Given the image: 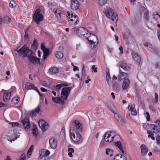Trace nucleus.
<instances>
[{
	"label": "nucleus",
	"instance_id": "obj_12",
	"mask_svg": "<svg viewBox=\"0 0 160 160\" xmlns=\"http://www.w3.org/2000/svg\"><path fill=\"white\" fill-rule=\"evenodd\" d=\"M40 110V109L39 107V105L38 107L35 108V109L33 110H32L31 111H28L27 112V115H28L32 116H35L37 113H38L39 111Z\"/></svg>",
	"mask_w": 160,
	"mask_h": 160
},
{
	"label": "nucleus",
	"instance_id": "obj_50",
	"mask_svg": "<svg viewBox=\"0 0 160 160\" xmlns=\"http://www.w3.org/2000/svg\"><path fill=\"white\" fill-rule=\"evenodd\" d=\"M131 114L133 115H136L137 114V111L135 108L131 111Z\"/></svg>",
	"mask_w": 160,
	"mask_h": 160
},
{
	"label": "nucleus",
	"instance_id": "obj_60",
	"mask_svg": "<svg viewBox=\"0 0 160 160\" xmlns=\"http://www.w3.org/2000/svg\"><path fill=\"white\" fill-rule=\"evenodd\" d=\"M37 45H35L32 44L31 46V48L32 49H35V50H36L37 48Z\"/></svg>",
	"mask_w": 160,
	"mask_h": 160
},
{
	"label": "nucleus",
	"instance_id": "obj_52",
	"mask_svg": "<svg viewBox=\"0 0 160 160\" xmlns=\"http://www.w3.org/2000/svg\"><path fill=\"white\" fill-rule=\"evenodd\" d=\"M55 13L56 14H58L59 15V17L57 16V17H59L60 18L61 17V15H60V11H59V10H58L57 9L55 11Z\"/></svg>",
	"mask_w": 160,
	"mask_h": 160
},
{
	"label": "nucleus",
	"instance_id": "obj_34",
	"mask_svg": "<svg viewBox=\"0 0 160 160\" xmlns=\"http://www.w3.org/2000/svg\"><path fill=\"white\" fill-rule=\"evenodd\" d=\"M113 150H111L109 148H107L106 150V153L107 155L110 154V157H112L113 156Z\"/></svg>",
	"mask_w": 160,
	"mask_h": 160
},
{
	"label": "nucleus",
	"instance_id": "obj_15",
	"mask_svg": "<svg viewBox=\"0 0 160 160\" xmlns=\"http://www.w3.org/2000/svg\"><path fill=\"white\" fill-rule=\"evenodd\" d=\"M130 84V81L128 78L124 79L123 82L122 88L124 90H126L128 88Z\"/></svg>",
	"mask_w": 160,
	"mask_h": 160
},
{
	"label": "nucleus",
	"instance_id": "obj_32",
	"mask_svg": "<svg viewBox=\"0 0 160 160\" xmlns=\"http://www.w3.org/2000/svg\"><path fill=\"white\" fill-rule=\"evenodd\" d=\"M19 100V98L18 97H14L12 98L11 102L12 103L17 104L18 103Z\"/></svg>",
	"mask_w": 160,
	"mask_h": 160
},
{
	"label": "nucleus",
	"instance_id": "obj_48",
	"mask_svg": "<svg viewBox=\"0 0 160 160\" xmlns=\"http://www.w3.org/2000/svg\"><path fill=\"white\" fill-rule=\"evenodd\" d=\"M151 47H149L148 49V50L151 52H153L155 51V50L154 48L152 47V45H150Z\"/></svg>",
	"mask_w": 160,
	"mask_h": 160
},
{
	"label": "nucleus",
	"instance_id": "obj_1",
	"mask_svg": "<svg viewBox=\"0 0 160 160\" xmlns=\"http://www.w3.org/2000/svg\"><path fill=\"white\" fill-rule=\"evenodd\" d=\"M71 87L63 88L62 89L61 93V98L63 100L61 99L59 97L55 98L53 97L52 98V100L54 102L56 103H59L62 105H63L65 103L64 100H67L68 97L70 93V91L72 89Z\"/></svg>",
	"mask_w": 160,
	"mask_h": 160
},
{
	"label": "nucleus",
	"instance_id": "obj_63",
	"mask_svg": "<svg viewBox=\"0 0 160 160\" xmlns=\"http://www.w3.org/2000/svg\"><path fill=\"white\" fill-rule=\"evenodd\" d=\"M155 98L156 101L155 102L156 103H157L158 101V95L157 93H155Z\"/></svg>",
	"mask_w": 160,
	"mask_h": 160
},
{
	"label": "nucleus",
	"instance_id": "obj_37",
	"mask_svg": "<svg viewBox=\"0 0 160 160\" xmlns=\"http://www.w3.org/2000/svg\"><path fill=\"white\" fill-rule=\"evenodd\" d=\"M112 87L115 90H117L119 87V85L117 82H113Z\"/></svg>",
	"mask_w": 160,
	"mask_h": 160
},
{
	"label": "nucleus",
	"instance_id": "obj_55",
	"mask_svg": "<svg viewBox=\"0 0 160 160\" xmlns=\"http://www.w3.org/2000/svg\"><path fill=\"white\" fill-rule=\"evenodd\" d=\"M63 87V86L62 84H57L56 85V89H59Z\"/></svg>",
	"mask_w": 160,
	"mask_h": 160
},
{
	"label": "nucleus",
	"instance_id": "obj_29",
	"mask_svg": "<svg viewBox=\"0 0 160 160\" xmlns=\"http://www.w3.org/2000/svg\"><path fill=\"white\" fill-rule=\"evenodd\" d=\"M34 148V146L33 145H32L28 149V151L27 152V157L28 158H30V157L28 156L29 155H32V152L33 151V149Z\"/></svg>",
	"mask_w": 160,
	"mask_h": 160
},
{
	"label": "nucleus",
	"instance_id": "obj_27",
	"mask_svg": "<svg viewBox=\"0 0 160 160\" xmlns=\"http://www.w3.org/2000/svg\"><path fill=\"white\" fill-rule=\"evenodd\" d=\"M137 97L138 98V101L139 105L141 106H144V104L143 102L141 99V96L138 93H137Z\"/></svg>",
	"mask_w": 160,
	"mask_h": 160
},
{
	"label": "nucleus",
	"instance_id": "obj_42",
	"mask_svg": "<svg viewBox=\"0 0 160 160\" xmlns=\"http://www.w3.org/2000/svg\"><path fill=\"white\" fill-rule=\"evenodd\" d=\"M149 13L148 11H145V12L144 13V17L146 20L148 21L149 19V18L148 16Z\"/></svg>",
	"mask_w": 160,
	"mask_h": 160
},
{
	"label": "nucleus",
	"instance_id": "obj_49",
	"mask_svg": "<svg viewBox=\"0 0 160 160\" xmlns=\"http://www.w3.org/2000/svg\"><path fill=\"white\" fill-rule=\"evenodd\" d=\"M10 124H12V127H16L18 126L19 125V124L18 122H12V123H10Z\"/></svg>",
	"mask_w": 160,
	"mask_h": 160
},
{
	"label": "nucleus",
	"instance_id": "obj_14",
	"mask_svg": "<svg viewBox=\"0 0 160 160\" xmlns=\"http://www.w3.org/2000/svg\"><path fill=\"white\" fill-rule=\"evenodd\" d=\"M140 147L141 148V153L142 155L145 156L148 153V148L144 144L141 145Z\"/></svg>",
	"mask_w": 160,
	"mask_h": 160
},
{
	"label": "nucleus",
	"instance_id": "obj_22",
	"mask_svg": "<svg viewBox=\"0 0 160 160\" xmlns=\"http://www.w3.org/2000/svg\"><path fill=\"white\" fill-rule=\"evenodd\" d=\"M131 65L126 63H123L120 64V67L124 70H128L130 69Z\"/></svg>",
	"mask_w": 160,
	"mask_h": 160
},
{
	"label": "nucleus",
	"instance_id": "obj_31",
	"mask_svg": "<svg viewBox=\"0 0 160 160\" xmlns=\"http://www.w3.org/2000/svg\"><path fill=\"white\" fill-rule=\"evenodd\" d=\"M33 86L34 85L30 82H27L26 84V88L28 90L32 89Z\"/></svg>",
	"mask_w": 160,
	"mask_h": 160
},
{
	"label": "nucleus",
	"instance_id": "obj_4",
	"mask_svg": "<svg viewBox=\"0 0 160 160\" xmlns=\"http://www.w3.org/2000/svg\"><path fill=\"white\" fill-rule=\"evenodd\" d=\"M32 53L29 54L27 56L28 60L31 64L36 65V64H40V59L39 58L32 56Z\"/></svg>",
	"mask_w": 160,
	"mask_h": 160
},
{
	"label": "nucleus",
	"instance_id": "obj_47",
	"mask_svg": "<svg viewBox=\"0 0 160 160\" xmlns=\"http://www.w3.org/2000/svg\"><path fill=\"white\" fill-rule=\"evenodd\" d=\"M135 105L134 104L131 105H129L128 107V109L130 111H131L135 108Z\"/></svg>",
	"mask_w": 160,
	"mask_h": 160
},
{
	"label": "nucleus",
	"instance_id": "obj_58",
	"mask_svg": "<svg viewBox=\"0 0 160 160\" xmlns=\"http://www.w3.org/2000/svg\"><path fill=\"white\" fill-rule=\"evenodd\" d=\"M148 126H150V125L148 123H145L143 124V127L144 128L147 129Z\"/></svg>",
	"mask_w": 160,
	"mask_h": 160
},
{
	"label": "nucleus",
	"instance_id": "obj_56",
	"mask_svg": "<svg viewBox=\"0 0 160 160\" xmlns=\"http://www.w3.org/2000/svg\"><path fill=\"white\" fill-rule=\"evenodd\" d=\"M50 153V152L48 150H46L45 151V153L44 154H45V156H48Z\"/></svg>",
	"mask_w": 160,
	"mask_h": 160
},
{
	"label": "nucleus",
	"instance_id": "obj_57",
	"mask_svg": "<svg viewBox=\"0 0 160 160\" xmlns=\"http://www.w3.org/2000/svg\"><path fill=\"white\" fill-rule=\"evenodd\" d=\"M92 69L95 72H98L97 68H95V65H93L92 66Z\"/></svg>",
	"mask_w": 160,
	"mask_h": 160
},
{
	"label": "nucleus",
	"instance_id": "obj_13",
	"mask_svg": "<svg viewBox=\"0 0 160 160\" xmlns=\"http://www.w3.org/2000/svg\"><path fill=\"white\" fill-rule=\"evenodd\" d=\"M41 122V125H42L41 129L43 132H44L48 129L49 126L48 124L45 121V120L42 119L40 120V122Z\"/></svg>",
	"mask_w": 160,
	"mask_h": 160
},
{
	"label": "nucleus",
	"instance_id": "obj_28",
	"mask_svg": "<svg viewBox=\"0 0 160 160\" xmlns=\"http://www.w3.org/2000/svg\"><path fill=\"white\" fill-rule=\"evenodd\" d=\"M84 66H83L82 70V75L81 78H80V80L81 81L82 80V79H84L86 76V73L85 69H84Z\"/></svg>",
	"mask_w": 160,
	"mask_h": 160
},
{
	"label": "nucleus",
	"instance_id": "obj_25",
	"mask_svg": "<svg viewBox=\"0 0 160 160\" xmlns=\"http://www.w3.org/2000/svg\"><path fill=\"white\" fill-rule=\"evenodd\" d=\"M112 132L111 131H108L105 133L104 135V139L106 142L107 140L109 139L108 138L111 137V133Z\"/></svg>",
	"mask_w": 160,
	"mask_h": 160
},
{
	"label": "nucleus",
	"instance_id": "obj_26",
	"mask_svg": "<svg viewBox=\"0 0 160 160\" xmlns=\"http://www.w3.org/2000/svg\"><path fill=\"white\" fill-rule=\"evenodd\" d=\"M55 54L56 57L58 58H62L63 56V54L60 51H57L55 52Z\"/></svg>",
	"mask_w": 160,
	"mask_h": 160
},
{
	"label": "nucleus",
	"instance_id": "obj_23",
	"mask_svg": "<svg viewBox=\"0 0 160 160\" xmlns=\"http://www.w3.org/2000/svg\"><path fill=\"white\" fill-rule=\"evenodd\" d=\"M43 60H45L49 55L50 51L49 49L46 48L45 50H43Z\"/></svg>",
	"mask_w": 160,
	"mask_h": 160
},
{
	"label": "nucleus",
	"instance_id": "obj_44",
	"mask_svg": "<svg viewBox=\"0 0 160 160\" xmlns=\"http://www.w3.org/2000/svg\"><path fill=\"white\" fill-rule=\"evenodd\" d=\"M25 153H23L21 155L19 160H25Z\"/></svg>",
	"mask_w": 160,
	"mask_h": 160
},
{
	"label": "nucleus",
	"instance_id": "obj_9",
	"mask_svg": "<svg viewBox=\"0 0 160 160\" xmlns=\"http://www.w3.org/2000/svg\"><path fill=\"white\" fill-rule=\"evenodd\" d=\"M80 6L79 3L77 0H72L71 2V8L74 10H77Z\"/></svg>",
	"mask_w": 160,
	"mask_h": 160
},
{
	"label": "nucleus",
	"instance_id": "obj_54",
	"mask_svg": "<svg viewBox=\"0 0 160 160\" xmlns=\"http://www.w3.org/2000/svg\"><path fill=\"white\" fill-rule=\"evenodd\" d=\"M106 79H110V74L109 71H108L106 72Z\"/></svg>",
	"mask_w": 160,
	"mask_h": 160
},
{
	"label": "nucleus",
	"instance_id": "obj_3",
	"mask_svg": "<svg viewBox=\"0 0 160 160\" xmlns=\"http://www.w3.org/2000/svg\"><path fill=\"white\" fill-rule=\"evenodd\" d=\"M107 17L110 19H111L112 21L118 20V15L115 13L113 10L111 8H109L106 11L105 13Z\"/></svg>",
	"mask_w": 160,
	"mask_h": 160
},
{
	"label": "nucleus",
	"instance_id": "obj_10",
	"mask_svg": "<svg viewBox=\"0 0 160 160\" xmlns=\"http://www.w3.org/2000/svg\"><path fill=\"white\" fill-rule=\"evenodd\" d=\"M33 20L38 24L40 22L43 21V16L42 14L33 15Z\"/></svg>",
	"mask_w": 160,
	"mask_h": 160
},
{
	"label": "nucleus",
	"instance_id": "obj_46",
	"mask_svg": "<svg viewBox=\"0 0 160 160\" xmlns=\"http://www.w3.org/2000/svg\"><path fill=\"white\" fill-rule=\"evenodd\" d=\"M99 3L101 5H103L105 4L107 0H99Z\"/></svg>",
	"mask_w": 160,
	"mask_h": 160
},
{
	"label": "nucleus",
	"instance_id": "obj_18",
	"mask_svg": "<svg viewBox=\"0 0 160 160\" xmlns=\"http://www.w3.org/2000/svg\"><path fill=\"white\" fill-rule=\"evenodd\" d=\"M120 74L118 75V81H120L121 80L124 79L127 76V74L126 72H122L121 70L119 69Z\"/></svg>",
	"mask_w": 160,
	"mask_h": 160
},
{
	"label": "nucleus",
	"instance_id": "obj_35",
	"mask_svg": "<svg viewBox=\"0 0 160 160\" xmlns=\"http://www.w3.org/2000/svg\"><path fill=\"white\" fill-rule=\"evenodd\" d=\"M45 153V150L44 149H41L39 151V154L40 155L39 158L41 159L44 156H45L44 153Z\"/></svg>",
	"mask_w": 160,
	"mask_h": 160
},
{
	"label": "nucleus",
	"instance_id": "obj_30",
	"mask_svg": "<svg viewBox=\"0 0 160 160\" xmlns=\"http://www.w3.org/2000/svg\"><path fill=\"white\" fill-rule=\"evenodd\" d=\"M147 133L149 134L148 135V138H151V139L153 140L155 139V137L153 136V132L152 131L150 130H148L147 131Z\"/></svg>",
	"mask_w": 160,
	"mask_h": 160
},
{
	"label": "nucleus",
	"instance_id": "obj_45",
	"mask_svg": "<svg viewBox=\"0 0 160 160\" xmlns=\"http://www.w3.org/2000/svg\"><path fill=\"white\" fill-rule=\"evenodd\" d=\"M40 9H38L36 10L33 15H35V16H36V15H41L42 14H40Z\"/></svg>",
	"mask_w": 160,
	"mask_h": 160
},
{
	"label": "nucleus",
	"instance_id": "obj_20",
	"mask_svg": "<svg viewBox=\"0 0 160 160\" xmlns=\"http://www.w3.org/2000/svg\"><path fill=\"white\" fill-rule=\"evenodd\" d=\"M114 160H127V159L124 155L118 154L115 156Z\"/></svg>",
	"mask_w": 160,
	"mask_h": 160
},
{
	"label": "nucleus",
	"instance_id": "obj_7",
	"mask_svg": "<svg viewBox=\"0 0 160 160\" xmlns=\"http://www.w3.org/2000/svg\"><path fill=\"white\" fill-rule=\"evenodd\" d=\"M28 118V116H25V118L21 120L24 127L25 128L29 129L30 128L31 125Z\"/></svg>",
	"mask_w": 160,
	"mask_h": 160
},
{
	"label": "nucleus",
	"instance_id": "obj_8",
	"mask_svg": "<svg viewBox=\"0 0 160 160\" xmlns=\"http://www.w3.org/2000/svg\"><path fill=\"white\" fill-rule=\"evenodd\" d=\"M75 133L76 135V138L74 140L71 137L72 140L76 144H79L81 143L82 142V136L78 131H75Z\"/></svg>",
	"mask_w": 160,
	"mask_h": 160
},
{
	"label": "nucleus",
	"instance_id": "obj_16",
	"mask_svg": "<svg viewBox=\"0 0 160 160\" xmlns=\"http://www.w3.org/2000/svg\"><path fill=\"white\" fill-rule=\"evenodd\" d=\"M134 61L138 64H140L141 58L138 53H136L133 54L132 55Z\"/></svg>",
	"mask_w": 160,
	"mask_h": 160
},
{
	"label": "nucleus",
	"instance_id": "obj_39",
	"mask_svg": "<svg viewBox=\"0 0 160 160\" xmlns=\"http://www.w3.org/2000/svg\"><path fill=\"white\" fill-rule=\"evenodd\" d=\"M86 34L85 35V36H83V38L85 37V38L88 40L89 42L91 44H93L94 42L93 40H89L88 39V38L89 37V36H88L89 34L88 33H86Z\"/></svg>",
	"mask_w": 160,
	"mask_h": 160
},
{
	"label": "nucleus",
	"instance_id": "obj_33",
	"mask_svg": "<svg viewBox=\"0 0 160 160\" xmlns=\"http://www.w3.org/2000/svg\"><path fill=\"white\" fill-rule=\"evenodd\" d=\"M68 155L70 157H72L73 155L72 153L74 152V149L72 148H69L68 149Z\"/></svg>",
	"mask_w": 160,
	"mask_h": 160
},
{
	"label": "nucleus",
	"instance_id": "obj_17",
	"mask_svg": "<svg viewBox=\"0 0 160 160\" xmlns=\"http://www.w3.org/2000/svg\"><path fill=\"white\" fill-rule=\"evenodd\" d=\"M75 124V127H76L78 131L82 132V127L81 123L78 120H76L74 121Z\"/></svg>",
	"mask_w": 160,
	"mask_h": 160
},
{
	"label": "nucleus",
	"instance_id": "obj_2",
	"mask_svg": "<svg viewBox=\"0 0 160 160\" xmlns=\"http://www.w3.org/2000/svg\"><path fill=\"white\" fill-rule=\"evenodd\" d=\"M15 51H17L19 55L22 58H25L27 56H27L29 54L28 53L29 52H32V51L29 49L27 47V45H25L19 49L18 50V48H17Z\"/></svg>",
	"mask_w": 160,
	"mask_h": 160
},
{
	"label": "nucleus",
	"instance_id": "obj_64",
	"mask_svg": "<svg viewBox=\"0 0 160 160\" xmlns=\"http://www.w3.org/2000/svg\"><path fill=\"white\" fill-rule=\"evenodd\" d=\"M156 15H158L159 18H160V15H159V13L157 12H154L153 14V16L154 18H155V16Z\"/></svg>",
	"mask_w": 160,
	"mask_h": 160
},
{
	"label": "nucleus",
	"instance_id": "obj_11",
	"mask_svg": "<svg viewBox=\"0 0 160 160\" xmlns=\"http://www.w3.org/2000/svg\"><path fill=\"white\" fill-rule=\"evenodd\" d=\"M49 142L50 146L52 148L54 149L57 147V142L54 137H52L50 138L49 139Z\"/></svg>",
	"mask_w": 160,
	"mask_h": 160
},
{
	"label": "nucleus",
	"instance_id": "obj_6",
	"mask_svg": "<svg viewBox=\"0 0 160 160\" xmlns=\"http://www.w3.org/2000/svg\"><path fill=\"white\" fill-rule=\"evenodd\" d=\"M86 31L87 29L84 27H80L78 28L76 33L79 37L83 38V36H85Z\"/></svg>",
	"mask_w": 160,
	"mask_h": 160
},
{
	"label": "nucleus",
	"instance_id": "obj_19",
	"mask_svg": "<svg viewBox=\"0 0 160 160\" xmlns=\"http://www.w3.org/2000/svg\"><path fill=\"white\" fill-rule=\"evenodd\" d=\"M150 126H153L152 128L153 130V132L157 133L160 132V126L159 127V126H157V125L153 124H150Z\"/></svg>",
	"mask_w": 160,
	"mask_h": 160
},
{
	"label": "nucleus",
	"instance_id": "obj_61",
	"mask_svg": "<svg viewBox=\"0 0 160 160\" xmlns=\"http://www.w3.org/2000/svg\"><path fill=\"white\" fill-rule=\"evenodd\" d=\"M71 18H74V19H75L76 20L78 18V16L76 15H74L73 16V14L72 13H71Z\"/></svg>",
	"mask_w": 160,
	"mask_h": 160
},
{
	"label": "nucleus",
	"instance_id": "obj_38",
	"mask_svg": "<svg viewBox=\"0 0 160 160\" xmlns=\"http://www.w3.org/2000/svg\"><path fill=\"white\" fill-rule=\"evenodd\" d=\"M115 144L116 146L119 148L120 150H121V149H122V146L121 145V143L120 142L118 141L116 142Z\"/></svg>",
	"mask_w": 160,
	"mask_h": 160
},
{
	"label": "nucleus",
	"instance_id": "obj_36",
	"mask_svg": "<svg viewBox=\"0 0 160 160\" xmlns=\"http://www.w3.org/2000/svg\"><path fill=\"white\" fill-rule=\"evenodd\" d=\"M38 129L37 127H35L32 129V132L33 135L36 137L37 136L38 132H37Z\"/></svg>",
	"mask_w": 160,
	"mask_h": 160
},
{
	"label": "nucleus",
	"instance_id": "obj_24",
	"mask_svg": "<svg viewBox=\"0 0 160 160\" xmlns=\"http://www.w3.org/2000/svg\"><path fill=\"white\" fill-rule=\"evenodd\" d=\"M10 96L9 95V93H4L3 98V101L5 102H8L10 98Z\"/></svg>",
	"mask_w": 160,
	"mask_h": 160
},
{
	"label": "nucleus",
	"instance_id": "obj_5",
	"mask_svg": "<svg viewBox=\"0 0 160 160\" xmlns=\"http://www.w3.org/2000/svg\"><path fill=\"white\" fill-rule=\"evenodd\" d=\"M110 110L114 114V117L118 121L122 126H123L125 124V122L124 120L123 119L120 115L118 113H117L114 109L112 108H110Z\"/></svg>",
	"mask_w": 160,
	"mask_h": 160
},
{
	"label": "nucleus",
	"instance_id": "obj_51",
	"mask_svg": "<svg viewBox=\"0 0 160 160\" xmlns=\"http://www.w3.org/2000/svg\"><path fill=\"white\" fill-rule=\"evenodd\" d=\"M156 140L158 144H160V136L159 135H157Z\"/></svg>",
	"mask_w": 160,
	"mask_h": 160
},
{
	"label": "nucleus",
	"instance_id": "obj_59",
	"mask_svg": "<svg viewBox=\"0 0 160 160\" xmlns=\"http://www.w3.org/2000/svg\"><path fill=\"white\" fill-rule=\"evenodd\" d=\"M115 136V135L114 136H112L111 137V139L109 140V139H107L106 141V142H112L114 138V137Z\"/></svg>",
	"mask_w": 160,
	"mask_h": 160
},
{
	"label": "nucleus",
	"instance_id": "obj_43",
	"mask_svg": "<svg viewBox=\"0 0 160 160\" xmlns=\"http://www.w3.org/2000/svg\"><path fill=\"white\" fill-rule=\"evenodd\" d=\"M3 20L4 21L7 22H9L11 21V18L8 16L5 17L3 18Z\"/></svg>",
	"mask_w": 160,
	"mask_h": 160
},
{
	"label": "nucleus",
	"instance_id": "obj_21",
	"mask_svg": "<svg viewBox=\"0 0 160 160\" xmlns=\"http://www.w3.org/2000/svg\"><path fill=\"white\" fill-rule=\"evenodd\" d=\"M49 71L50 74H52L58 73L59 72V70L56 67H53L49 68Z\"/></svg>",
	"mask_w": 160,
	"mask_h": 160
},
{
	"label": "nucleus",
	"instance_id": "obj_62",
	"mask_svg": "<svg viewBox=\"0 0 160 160\" xmlns=\"http://www.w3.org/2000/svg\"><path fill=\"white\" fill-rule=\"evenodd\" d=\"M147 115V119L148 121H149L150 120V115L149 113L148 112H147L146 113Z\"/></svg>",
	"mask_w": 160,
	"mask_h": 160
},
{
	"label": "nucleus",
	"instance_id": "obj_41",
	"mask_svg": "<svg viewBox=\"0 0 160 160\" xmlns=\"http://www.w3.org/2000/svg\"><path fill=\"white\" fill-rule=\"evenodd\" d=\"M9 6L12 8L16 6V3L14 0H12L10 2Z\"/></svg>",
	"mask_w": 160,
	"mask_h": 160
},
{
	"label": "nucleus",
	"instance_id": "obj_40",
	"mask_svg": "<svg viewBox=\"0 0 160 160\" xmlns=\"http://www.w3.org/2000/svg\"><path fill=\"white\" fill-rule=\"evenodd\" d=\"M140 14L139 15V16L140 17V19L141 18V13L144 11H146V8L143 6L141 7L140 9Z\"/></svg>",
	"mask_w": 160,
	"mask_h": 160
},
{
	"label": "nucleus",
	"instance_id": "obj_53",
	"mask_svg": "<svg viewBox=\"0 0 160 160\" xmlns=\"http://www.w3.org/2000/svg\"><path fill=\"white\" fill-rule=\"evenodd\" d=\"M41 48L42 50L43 51V50H44L46 49V48H47L45 47V45H44V43L41 44Z\"/></svg>",
	"mask_w": 160,
	"mask_h": 160
}]
</instances>
